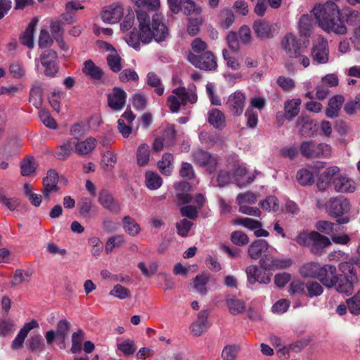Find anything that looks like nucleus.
I'll list each match as a JSON object with an SVG mask.
<instances>
[{"label":"nucleus","mask_w":360,"mask_h":360,"mask_svg":"<svg viewBox=\"0 0 360 360\" xmlns=\"http://www.w3.org/2000/svg\"><path fill=\"white\" fill-rule=\"evenodd\" d=\"M136 15L139 22V33L132 32L125 38L126 42L130 46L138 50L140 41L149 44L155 39L157 42H160L166 40L169 37V30L158 14L154 15L152 20L144 11H136Z\"/></svg>","instance_id":"nucleus-1"},{"label":"nucleus","mask_w":360,"mask_h":360,"mask_svg":"<svg viewBox=\"0 0 360 360\" xmlns=\"http://www.w3.org/2000/svg\"><path fill=\"white\" fill-rule=\"evenodd\" d=\"M339 269L343 274H338L335 266H321L318 279L328 288H335L340 293L351 294L354 284L358 281L355 269L351 263L347 262L340 264Z\"/></svg>","instance_id":"nucleus-2"},{"label":"nucleus","mask_w":360,"mask_h":360,"mask_svg":"<svg viewBox=\"0 0 360 360\" xmlns=\"http://www.w3.org/2000/svg\"><path fill=\"white\" fill-rule=\"evenodd\" d=\"M316 24L327 33L344 35L347 28L340 18L338 6L331 1L323 4H316L311 10Z\"/></svg>","instance_id":"nucleus-3"},{"label":"nucleus","mask_w":360,"mask_h":360,"mask_svg":"<svg viewBox=\"0 0 360 360\" xmlns=\"http://www.w3.org/2000/svg\"><path fill=\"white\" fill-rule=\"evenodd\" d=\"M197 101L198 96L195 89L178 87L172 90V94L167 98V104L172 112H177L181 105H185L187 103L193 104Z\"/></svg>","instance_id":"nucleus-4"},{"label":"nucleus","mask_w":360,"mask_h":360,"mask_svg":"<svg viewBox=\"0 0 360 360\" xmlns=\"http://www.w3.org/2000/svg\"><path fill=\"white\" fill-rule=\"evenodd\" d=\"M300 152L307 158H326L331 154V147L325 143L309 140L301 143Z\"/></svg>","instance_id":"nucleus-5"},{"label":"nucleus","mask_w":360,"mask_h":360,"mask_svg":"<svg viewBox=\"0 0 360 360\" xmlns=\"http://www.w3.org/2000/svg\"><path fill=\"white\" fill-rule=\"evenodd\" d=\"M44 73L46 77H54L59 70V60L56 51L52 49L44 51L39 57Z\"/></svg>","instance_id":"nucleus-6"},{"label":"nucleus","mask_w":360,"mask_h":360,"mask_svg":"<svg viewBox=\"0 0 360 360\" xmlns=\"http://www.w3.org/2000/svg\"><path fill=\"white\" fill-rule=\"evenodd\" d=\"M188 60L195 67L203 70H214L217 67L215 58L210 51H206L201 55L190 53Z\"/></svg>","instance_id":"nucleus-7"},{"label":"nucleus","mask_w":360,"mask_h":360,"mask_svg":"<svg viewBox=\"0 0 360 360\" xmlns=\"http://www.w3.org/2000/svg\"><path fill=\"white\" fill-rule=\"evenodd\" d=\"M311 56L314 62L318 64H326L329 60L328 41L324 38H321L313 46Z\"/></svg>","instance_id":"nucleus-8"},{"label":"nucleus","mask_w":360,"mask_h":360,"mask_svg":"<svg viewBox=\"0 0 360 360\" xmlns=\"http://www.w3.org/2000/svg\"><path fill=\"white\" fill-rule=\"evenodd\" d=\"M349 210L348 200L342 198H331L326 205L327 213L333 217L342 216Z\"/></svg>","instance_id":"nucleus-9"},{"label":"nucleus","mask_w":360,"mask_h":360,"mask_svg":"<svg viewBox=\"0 0 360 360\" xmlns=\"http://www.w3.org/2000/svg\"><path fill=\"white\" fill-rule=\"evenodd\" d=\"M97 146V140L89 136L85 139H74L75 153L80 156H86L91 154Z\"/></svg>","instance_id":"nucleus-10"},{"label":"nucleus","mask_w":360,"mask_h":360,"mask_svg":"<svg viewBox=\"0 0 360 360\" xmlns=\"http://www.w3.org/2000/svg\"><path fill=\"white\" fill-rule=\"evenodd\" d=\"M281 47L290 58L297 56L301 50L300 44L292 33H288L282 38Z\"/></svg>","instance_id":"nucleus-11"},{"label":"nucleus","mask_w":360,"mask_h":360,"mask_svg":"<svg viewBox=\"0 0 360 360\" xmlns=\"http://www.w3.org/2000/svg\"><path fill=\"white\" fill-rule=\"evenodd\" d=\"M245 273L247 274L248 281L252 285L257 282L262 284H268L271 281L270 276L265 271H262L260 268L256 265L247 266Z\"/></svg>","instance_id":"nucleus-12"},{"label":"nucleus","mask_w":360,"mask_h":360,"mask_svg":"<svg viewBox=\"0 0 360 360\" xmlns=\"http://www.w3.org/2000/svg\"><path fill=\"white\" fill-rule=\"evenodd\" d=\"M176 189L179 191L177 193V198L182 203H188L191 202H195L198 207L202 206V205L205 203V200L202 194H198L195 196V200H193L192 197L188 193L181 192V191H190V186L187 182L182 181L179 183L176 186Z\"/></svg>","instance_id":"nucleus-13"},{"label":"nucleus","mask_w":360,"mask_h":360,"mask_svg":"<svg viewBox=\"0 0 360 360\" xmlns=\"http://www.w3.org/2000/svg\"><path fill=\"white\" fill-rule=\"evenodd\" d=\"M124 14V9L120 5H112L105 8L101 13L103 22L114 24L120 20Z\"/></svg>","instance_id":"nucleus-14"},{"label":"nucleus","mask_w":360,"mask_h":360,"mask_svg":"<svg viewBox=\"0 0 360 360\" xmlns=\"http://www.w3.org/2000/svg\"><path fill=\"white\" fill-rule=\"evenodd\" d=\"M331 245L330 240L317 231H314L311 245L310 251L315 255H321L324 249Z\"/></svg>","instance_id":"nucleus-15"},{"label":"nucleus","mask_w":360,"mask_h":360,"mask_svg":"<svg viewBox=\"0 0 360 360\" xmlns=\"http://www.w3.org/2000/svg\"><path fill=\"white\" fill-rule=\"evenodd\" d=\"M127 94L120 88H114L112 92L108 96V105L115 111L121 110L126 101Z\"/></svg>","instance_id":"nucleus-16"},{"label":"nucleus","mask_w":360,"mask_h":360,"mask_svg":"<svg viewBox=\"0 0 360 360\" xmlns=\"http://www.w3.org/2000/svg\"><path fill=\"white\" fill-rule=\"evenodd\" d=\"M245 101V94L239 91L229 96L228 104L229 110L233 115H240L243 112Z\"/></svg>","instance_id":"nucleus-17"},{"label":"nucleus","mask_w":360,"mask_h":360,"mask_svg":"<svg viewBox=\"0 0 360 360\" xmlns=\"http://www.w3.org/2000/svg\"><path fill=\"white\" fill-rule=\"evenodd\" d=\"M297 126H300V131L302 136H311L316 131L317 124L315 121L307 115L300 116L297 121Z\"/></svg>","instance_id":"nucleus-18"},{"label":"nucleus","mask_w":360,"mask_h":360,"mask_svg":"<svg viewBox=\"0 0 360 360\" xmlns=\"http://www.w3.org/2000/svg\"><path fill=\"white\" fill-rule=\"evenodd\" d=\"M98 202L104 208L107 209L112 213L118 214L120 212L119 203L107 191L103 190L100 192Z\"/></svg>","instance_id":"nucleus-19"},{"label":"nucleus","mask_w":360,"mask_h":360,"mask_svg":"<svg viewBox=\"0 0 360 360\" xmlns=\"http://www.w3.org/2000/svg\"><path fill=\"white\" fill-rule=\"evenodd\" d=\"M269 248L268 242L263 239H258L252 242L248 247L249 257L254 260H257L262 255L266 252Z\"/></svg>","instance_id":"nucleus-20"},{"label":"nucleus","mask_w":360,"mask_h":360,"mask_svg":"<svg viewBox=\"0 0 360 360\" xmlns=\"http://www.w3.org/2000/svg\"><path fill=\"white\" fill-rule=\"evenodd\" d=\"M333 184L337 192H354L356 189L355 183L351 179L345 175H340L335 177L333 179Z\"/></svg>","instance_id":"nucleus-21"},{"label":"nucleus","mask_w":360,"mask_h":360,"mask_svg":"<svg viewBox=\"0 0 360 360\" xmlns=\"http://www.w3.org/2000/svg\"><path fill=\"white\" fill-rule=\"evenodd\" d=\"M345 101V97L340 94L331 97L328 101V107L326 110V115L328 118L338 117V112L341 109Z\"/></svg>","instance_id":"nucleus-22"},{"label":"nucleus","mask_w":360,"mask_h":360,"mask_svg":"<svg viewBox=\"0 0 360 360\" xmlns=\"http://www.w3.org/2000/svg\"><path fill=\"white\" fill-rule=\"evenodd\" d=\"M39 327V324L37 321L32 320L30 322H28L25 324L22 328L20 330L15 338L12 342V348L13 349H20L27 337L29 332L32 330L33 328Z\"/></svg>","instance_id":"nucleus-23"},{"label":"nucleus","mask_w":360,"mask_h":360,"mask_svg":"<svg viewBox=\"0 0 360 360\" xmlns=\"http://www.w3.org/2000/svg\"><path fill=\"white\" fill-rule=\"evenodd\" d=\"M82 72L94 80H101L104 75L103 70L90 59L83 63Z\"/></svg>","instance_id":"nucleus-24"},{"label":"nucleus","mask_w":360,"mask_h":360,"mask_svg":"<svg viewBox=\"0 0 360 360\" xmlns=\"http://www.w3.org/2000/svg\"><path fill=\"white\" fill-rule=\"evenodd\" d=\"M207 316V311H202L198 314L197 320L191 326V332L195 335H200L208 328Z\"/></svg>","instance_id":"nucleus-25"},{"label":"nucleus","mask_w":360,"mask_h":360,"mask_svg":"<svg viewBox=\"0 0 360 360\" xmlns=\"http://www.w3.org/2000/svg\"><path fill=\"white\" fill-rule=\"evenodd\" d=\"M246 174V168L241 165H238L237 167H236L232 174L233 178L234 179L236 184L240 188L244 187L246 185L251 184L255 179L254 175L249 176L247 179H245V176Z\"/></svg>","instance_id":"nucleus-26"},{"label":"nucleus","mask_w":360,"mask_h":360,"mask_svg":"<svg viewBox=\"0 0 360 360\" xmlns=\"http://www.w3.org/2000/svg\"><path fill=\"white\" fill-rule=\"evenodd\" d=\"M253 30L256 35L259 38H270L273 36L271 25L262 20H255L253 24Z\"/></svg>","instance_id":"nucleus-27"},{"label":"nucleus","mask_w":360,"mask_h":360,"mask_svg":"<svg viewBox=\"0 0 360 360\" xmlns=\"http://www.w3.org/2000/svg\"><path fill=\"white\" fill-rule=\"evenodd\" d=\"M37 23V19L34 18L29 23L27 27L20 37V41L22 44L27 46L30 49L34 47V32Z\"/></svg>","instance_id":"nucleus-28"},{"label":"nucleus","mask_w":360,"mask_h":360,"mask_svg":"<svg viewBox=\"0 0 360 360\" xmlns=\"http://www.w3.org/2000/svg\"><path fill=\"white\" fill-rule=\"evenodd\" d=\"M321 265L318 262H310L304 264L300 268V275L305 278H318L321 269Z\"/></svg>","instance_id":"nucleus-29"},{"label":"nucleus","mask_w":360,"mask_h":360,"mask_svg":"<svg viewBox=\"0 0 360 360\" xmlns=\"http://www.w3.org/2000/svg\"><path fill=\"white\" fill-rule=\"evenodd\" d=\"M209 123L217 129H223L225 126V116L217 108H212L207 113Z\"/></svg>","instance_id":"nucleus-30"},{"label":"nucleus","mask_w":360,"mask_h":360,"mask_svg":"<svg viewBox=\"0 0 360 360\" xmlns=\"http://www.w3.org/2000/svg\"><path fill=\"white\" fill-rule=\"evenodd\" d=\"M226 307L233 315H237L243 313L245 309V302L233 295L226 297Z\"/></svg>","instance_id":"nucleus-31"},{"label":"nucleus","mask_w":360,"mask_h":360,"mask_svg":"<svg viewBox=\"0 0 360 360\" xmlns=\"http://www.w3.org/2000/svg\"><path fill=\"white\" fill-rule=\"evenodd\" d=\"M300 105L301 100L300 98H293L285 103V116L288 120H291L299 114Z\"/></svg>","instance_id":"nucleus-32"},{"label":"nucleus","mask_w":360,"mask_h":360,"mask_svg":"<svg viewBox=\"0 0 360 360\" xmlns=\"http://www.w3.org/2000/svg\"><path fill=\"white\" fill-rule=\"evenodd\" d=\"M173 160V155L171 153H165L163 154L162 159L158 162V169L162 174L169 176L172 174Z\"/></svg>","instance_id":"nucleus-33"},{"label":"nucleus","mask_w":360,"mask_h":360,"mask_svg":"<svg viewBox=\"0 0 360 360\" xmlns=\"http://www.w3.org/2000/svg\"><path fill=\"white\" fill-rule=\"evenodd\" d=\"M72 152H75L74 139H69L58 147L56 156L60 160H65Z\"/></svg>","instance_id":"nucleus-34"},{"label":"nucleus","mask_w":360,"mask_h":360,"mask_svg":"<svg viewBox=\"0 0 360 360\" xmlns=\"http://www.w3.org/2000/svg\"><path fill=\"white\" fill-rule=\"evenodd\" d=\"M313 28V21L309 15H303L299 20V32L301 37H309Z\"/></svg>","instance_id":"nucleus-35"},{"label":"nucleus","mask_w":360,"mask_h":360,"mask_svg":"<svg viewBox=\"0 0 360 360\" xmlns=\"http://www.w3.org/2000/svg\"><path fill=\"white\" fill-rule=\"evenodd\" d=\"M145 183L148 188L156 190L162 186V179L157 173L148 171L145 174Z\"/></svg>","instance_id":"nucleus-36"},{"label":"nucleus","mask_w":360,"mask_h":360,"mask_svg":"<svg viewBox=\"0 0 360 360\" xmlns=\"http://www.w3.org/2000/svg\"><path fill=\"white\" fill-rule=\"evenodd\" d=\"M117 348L125 356H131L136 349V343L131 339H124L117 343Z\"/></svg>","instance_id":"nucleus-37"},{"label":"nucleus","mask_w":360,"mask_h":360,"mask_svg":"<svg viewBox=\"0 0 360 360\" xmlns=\"http://www.w3.org/2000/svg\"><path fill=\"white\" fill-rule=\"evenodd\" d=\"M37 167V164L36 163L34 157L27 156L21 162V174L22 176H30L35 172Z\"/></svg>","instance_id":"nucleus-38"},{"label":"nucleus","mask_w":360,"mask_h":360,"mask_svg":"<svg viewBox=\"0 0 360 360\" xmlns=\"http://www.w3.org/2000/svg\"><path fill=\"white\" fill-rule=\"evenodd\" d=\"M231 222L233 225H241L252 231L262 226L259 221L249 217H238L232 220Z\"/></svg>","instance_id":"nucleus-39"},{"label":"nucleus","mask_w":360,"mask_h":360,"mask_svg":"<svg viewBox=\"0 0 360 360\" xmlns=\"http://www.w3.org/2000/svg\"><path fill=\"white\" fill-rule=\"evenodd\" d=\"M123 229L130 236L138 235L141 231L140 226L129 216L123 218Z\"/></svg>","instance_id":"nucleus-40"},{"label":"nucleus","mask_w":360,"mask_h":360,"mask_svg":"<svg viewBox=\"0 0 360 360\" xmlns=\"http://www.w3.org/2000/svg\"><path fill=\"white\" fill-rule=\"evenodd\" d=\"M296 179L302 186L311 185L314 182L313 173L306 168H302L297 171Z\"/></svg>","instance_id":"nucleus-41"},{"label":"nucleus","mask_w":360,"mask_h":360,"mask_svg":"<svg viewBox=\"0 0 360 360\" xmlns=\"http://www.w3.org/2000/svg\"><path fill=\"white\" fill-rule=\"evenodd\" d=\"M82 8L84 7L78 0L68 1L65 5V13L63 15V18L68 23H71L72 22V15L75 12Z\"/></svg>","instance_id":"nucleus-42"},{"label":"nucleus","mask_w":360,"mask_h":360,"mask_svg":"<svg viewBox=\"0 0 360 360\" xmlns=\"http://www.w3.org/2000/svg\"><path fill=\"white\" fill-rule=\"evenodd\" d=\"M259 195L257 193H252L251 191H246L238 194L236 197V202L239 206L241 205H254L257 201Z\"/></svg>","instance_id":"nucleus-43"},{"label":"nucleus","mask_w":360,"mask_h":360,"mask_svg":"<svg viewBox=\"0 0 360 360\" xmlns=\"http://www.w3.org/2000/svg\"><path fill=\"white\" fill-rule=\"evenodd\" d=\"M70 330V323L66 320H60L57 324L56 334L57 340L63 344Z\"/></svg>","instance_id":"nucleus-44"},{"label":"nucleus","mask_w":360,"mask_h":360,"mask_svg":"<svg viewBox=\"0 0 360 360\" xmlns=\"http://www.w3.org/2000/svg\"><path fill=\"white\" fill-rule=\"evenodd\" d=\"M260 207L266 212L278 211L279 209L278 200L276 197L269 195L259 203Z\"/></svg>","instance_id":"nucleus-45"},{"label":"nucleus","mask_w":360,"mask_h":360,"mask_svg":"<svg viewBox=\"0 0 360 360\" xmlns=\"http://www.w3.org/2000/svg\"><path fill=\"white\" fill-rule=\"evenodd\" d=\"M147 83L149 86L155 88V91L158 96H161L164 94V87L162 85L160 79L159 77L151 72L147 75Z\"/></svg>","instance_id":"nucleus-46"},{"label":"nucleus","mask_w":360,"mask_h":360,"mask_svg":"<svg viewBox=\"0 0 360 360\" xmlns=\"http://www.w3.org/2000/svg\"><path fill=\"white\" fill-rule=\"evenodd\" d=\"M181 11L186 15L195 13L200 15L201 13V8L197 6L193 0H180Z\"/></svg>","instance_id":"nucleus-47"},{"label":"nucleus","mask_w":360,"mask_h":360,"mask_svg":"<svg viewBox=\"0 0 360 360\" xmlns=\"http://www.w3.org/2000/svg\"><path fill=\"white\" fill-rule=\"evenodd\" d=\"M210 276L207 274L198 275L194 278V288L201 295H205L207 290L206 285L208 283Z\"/></svg>","instance_id":"nucleus-48"},{"label":"nucleus","mask_w":360,"mask_h":360,"mask_svg":"<svg viewBox=\"0 0 360 360\" xmlns=\"http://www.w3.org/2000/svg\"><path fill=\"white\" fill-rule=\"evenodd\" d=\"M204 20L200 15H197L195 18H190L188 19V24L187 31L191 36H195L199 31L200 26L203 23Z\"/></svg>","instance_id":"nucleus-49"},{"label":"nucleus","mask_w":360,"mask_h":360,"mask_svg":"<svg viewBox=\"0 0 360 360\" xmlns=\"http://www.w3.org/2000/svg\"><path fill=\"white\" fill-rule=\"evenodd\" d=\"M349 311L354 315L360 314V291L347 300Z\"/></svg>","instance_id":"nucleus-50"},{"label":"nucleus","mask_w":360,"mask_h":360,"mask_svg":"<svg viewBox=\"0 0 360 360\" xmlns=\"http://www.w3.org/2000/svg\"><path fill=\"white\" fill-rule=\"evenodd\" d=\"M136 155L139 165L143 166L146 165L150 157L149 146L145 143L141 144L137 150Z\"/></svg>","instance_id":"nucleus-51"},{"label":"nucleus","mask_w":360,"mask_h":360,"mask_svg":"<svg viewBox=\"0 0 360 360\" xmlns=\"http://www.w3.org/2000/svg\"><path fill=\"white\" fill-rule=\"evenodd\" d=\"M307 295L309 297H314L321 295L323 292V288L321 283L317 281H309L306 283Z\"/></svg>","instance_id":"nucleus-52"},{"label":"nucleus","mask_w":360,"mask_h":360,"mask_svg":"<svg viewBox=\"0 0 360 360\" xmlns=\"http://www.w3.org/2000/svg\"><path fill=\"white\" fill-rule=\"evenodd\" d=\"M41 97L42 84L39 82H36L31 88L30 98L34 101V105L37 107L41 105Z\"/></svg>","instance_id":"nucleus-53"},{"label":"nucleus","mask_w":360,"mask_h":360,"mask_svg":"<svg viewBox=\"0 0 360 360\" xmlns=\"http://www.w3.org/2000/svg\"><path fill=\"white\" fill-rule=\"evenodd\" d=\"M84 340V333L81 330L74 333L72 335V353H77L82 351V343Z\"/></svg>","instance_id":"nucleus-54"},{"label":"nucleus","mask_w":360,"mask_h":360,"mask_svg":"<svg viewBox=\"0 0 360 360\" xmlns=\"http://www.w3.org/2000/svg\"><path fill=\"white\" fill-rule=\"evenodd\" d=\"M335 226V224L328 221H319L316 224V228L319 231L330 236L337 232Z\"/></svg>","instance_id":"nucleus-55"},{"label":"nucleus","mask_w":360,"mask_h":360,"mask_svg":"<svg viewBox=\"0 0 360 360\" xmlns=\"http://www.w3.org/2000/svg\"><path fill=\"white\" fill-rule=\"evenodd\" d=\"M109 294L120 300H124L131 296L130 290L120 284L115 285Z\"/></svg>","instance_id":"nucleus-56"},{"label":"nucleus","mask_w":360,"mask_h":360,"mask_svg":"<svg viewBox=\"0 0 360 360\" xmlns=\"http://www.w3.org/2000/svg\"><path fill=\"white\" fill-rule=\"evenodd\" d=\"M231 240L236 245L243 246L249 243V238L243 231H236L231 234Z\"/></svg>","instance_id":"nucleus-57"},{"label":"nucleus","mask_w":360,"mask_h":360,"mask_svg":"<svg viewBox=\"0 0 360 360\" xmlns=\"http://www.w3.org/2000/svg\"><path fill=\"white\" fill-rule=\"evenodd\" d=\"M40 120L47 127L55 129L57 128V123L51 116L50 113L44 110H41L39 112Z\"/></svg>","instance_id":"nucleus-58"},{"label":"nucleus","mask_w":360,"mask_h":360,"mask_svg":"<svg viewBox=\"0 0 360 360\" xmlns=\"http://www.w3.org/2000/svg\"><path fill=\"white\" fill-rule=\"evenodd\" d=\"M124 242V237L122 235L110 237L105 244V250L106 253L111 252L115 248L120 247Z\"/></svg>","instance_id":"nucleus-59"},{"label":"nucleus","mask_w":360,"mask_h":360,"mask_svg":"<svg viewBox=\"0 0 360 360\" xmlns=\"http://www.w3.org/2000/svg\"><path fill=\"white\" fill-rule=\"evenodd\" d=\"M121 58L117 53L110 54L107 57L108 65L110 70L117 72L122 69Z\"/></svg>","instance_id":"nucleus-60"},{"label":"nucleus","mask_w":360,"mask_h":360,"mask_svg":"<svg viewBox=\"0 0 360 360\" xmlns=\"http://www.w3.org/2000/svg\"><path fill=\"white\" fill-rule=\"evenodd\" d=\"M119 79L122 82H136L139 80V75L132 69H124L120 73Z\"/></svg>","instance_id":"nucleus-61"},{"label":"nucleus","mask_w":360,"mask_h":360,"mask_svg":"<svg viewBox=\"0 0 360 360\" xmlns=\"http://www.w3.org/2000/svg\"><path fill=\"white\" fill-rule=\"evenodd\" d=\"M344 18L349 25H354L360 18V13L358 11L349 8L344 9Z\"/></svg>","instance_id":"nucleus-62"},{"label":"nucleus","mask_w":360,"mask_h":360,"mask_svg":"<svg viewBox=\"0 0 360 360\" xmlns=\"http://www.w3.org/2000/svg\"><path fill=\"white\" fill-rule=\"evenodd\" d=\"M305 290L306 284L300 280L292 281L289 288V292L292 295L304 294Z\"/></svg>","instance_id":"nucleus-63"},{"label":"nucleus","mask_w":360,"mask_h":360,"mask_svg":"<svg viewBox=\"0 0 360 360\" xmlns=\"http://www.w3.org/2000/svg\"><path fill=\"white\" fill-rule=\"evenodd\" d=\"M79 213L84 217H89L91 216V211L92 209V202L87 198H82L79 204Z\"/></svg>","instance_id":"nucleus-64"}]
</instances>
